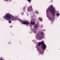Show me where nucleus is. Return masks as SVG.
Wrapping results in <instances>:
<instances>
[{
  "label": "nucleus",
  "mask_w": 60,
  "mask_h": 60,
  "mask_svg": "<svg viewBox=\"0 0 60 60\" xmlns=\"http://www.w3.org/2000/svg\"><path fill=\"white\" fill-rule=\"evenodd\" d=\"M21 22H22V20H19Z\"/></svg>",
  "instance_id": "obj_21"
},
{
  "label": "nucleus",
  "mask_w": 60,
  "mask_h": 60,
  "mask_svg": "<svg viewBox=\"0 0 60 60\" xmlns=\"http://www.w3.org/2000/svg\"><path fill=\"white\" fill-rule=\"evenodd\" d=\"M12 17H13V16L11 15L10 14H6L5 18L6 19H11Z\"/></svg>",
  "instance_id": "obj_2"
},
{
  "label": "nucleus",
  "mask_w": 60,
  "mask_h": 60,
  "mask_svg": "<svg viewBox=\"0 0 60 60\" xmlns=\"http://www.w3.org/2000/svg\"><path fill=\"white\" fill-rule=\"evenodd\" d=\"M35 27L36 28H37L38 27V25L37 24H36L35 26Z\"/></svg>",
  "instance_id": "obj_12"
},
{
  "label": "nucleus",
  "mask_w": 60,
  "mask_h": 60,
  "mask_svg": "<svg viewBox=\"0 0 60 60\" xmlns=\"http://www.w3.org/2000/svg\"><path fill=\"white\" fill-rule=\"evenodd\" d=\"M41 36H42L43 37L44 36V33L43 32H41Z\"/></svg>",
  "instance_id": "obj_10"
},
{
  "label": "nucleus",
  "mask_w": 60,
  "mask_h": 60,
  "mask_svg": "<svg viewBox=\"0 0 60 60\" xmlns=\"http://www.w3.org/2000/svg\"><path fill=\"white\" fill-rule=\"evenodd\" d=\"M10 1H11V0H9Z\"/></svg>",
  "instance_id": "obj_24"
},
{
  "label": "nucleus",
  "mask_w": 60,
  "mask_h": 60,
  "mask_svg": "<svg viewBox=\"0 0 60 60\" xmlns=\"http://www.w3.org/2000/svg\"><path fill=\"white\" fill-rule=\"evenodd\" d=\"M43 36H41V35H39L38 37V39H41L42 38Z\"/></svg>",
  "instance_id": "obj_8"
},
{
  "label": "nucleus",
  "mask_w": 60,
  "mask_h": 60,
  "mask_svg": "<svg viewBox=\"0 0 60 60\" xmlns=\"http://www.w3.org/2000/svg\"><path fill=\"white\" fill-rule=\"evenodd\" d=\"M36 13L37 14H38V12L37 11L36 12Z\"/></svg>",
  "instance_id": "obj_18"
},
{
  "label": "nucleus",
  "mask_w": 60,
  "mask_h": 60,
  "mask_svg": "<svg viewBox=\"0 0 60 60\" xmlns=\"http://www.w3.org/2000/svg\"><path fill=\"white\" fill-rule=\"evenodd\" d=\"M28 1L29 2H30L31 1V0H28Z\"/></svg>",
  "instance_id": "obj_16"
},
{
  "label": "nucleus",
  "mask_w": 60,
  "mask_h": 60,
  "mask_svg": "<svg viewBox=\"0 0 60 60\" xmlns=\"http://www.w3.org/2000/svg\"><path fill=\"white\" fill-rule=\"evenodd\" d=\"M25 9V8L24 7L23 8V11H24V9Z\"/></svg>",
  "instance_id": "obj_17"
},
{
  "label": "nucleus",
  "mask_w": 60,
  "mask_h": 60,
  "mask_svg": "<svg viewBox=\"0 0 60 60\" xmlns=\"http://www.w3.org/2000/svg\"><path fill=\"white\" fill-rule=\"evenodd\" d=\"M43 43V41H42L41 42H39L38 43V46H40L41 45H42V44Z\"/></svg>",
  "instance_id": "obj_6"
},
{
  "label": "nucleus",
  "mask_w": 60,
  "mask_h": 60,
  "mask_svg": "<svg viewBox=\"0 0 60 60\" xmlns=\"http://www.w3.org/2000/svg\"><path fill=\"white\" fill-rule=\"evenodd\" d=\"M56 15L57 16H59L60 15V14L59 13H57L56 14Z\"/></svg>",
  "instance_id": "obj_13"
},
{
  "label": "nucleus",
  "mask_w": 60,
  "mask_h": 60,
  "mask_svg": "<svg viewBox=\"0 0 60 60\" xmlns=\"http://www.w3.org/2000/svg\"><path fill=\"white\" fill-rule=\"evenodd\" d=\"M27 10L29 11H33V8L32 6H30L29 7H28L27 9Z\"/></svg>",
  "instance_id": "obj_5"
},
{
  "label": "nucleus",
  "mask_w": 60,
  "mask_h": 60,
  "mask_svg": "<svg viewBox=\"0 0 60 60\" xmlns=\"http://www.w3.org/2000/svg\"><path fill=\"white\" fill-rule=\"evenodd\" d=\"M48 11V9H47L46 10V12Z\"/></svg>",
  "instance_id": "obj_20"
},
{
  "label": "nucleus",
  "mask_w": 60,
  "mask_h": 60,
  "mask_svg": "<svg viewBox=\"0 0 60 60\" xmlns=\"http://www.w3.org/2000/svg\"><path fill=\"white\" fill-rule=\"evenodd\" d=\"M37 32L36 31H35L34 32V33H37Z\"/></svg>",
  "instance_id": "obj_19"
},
{
  "label": "nucleus",
  "mask_w": 60,
  "mask_h": 60,
  "mask_svg": "<svg viewBox=\"0 0 60 60\" xmlns=\"http://www.w3.org/2000/svg\"><path fill=\"white\" fill-rule=\"evenodd\" d=\"M49 19L50 20H53V17H49Z\"/></svg>",
  "instance_id": "obj_7"
},
{
  "label": "nucleus",
  "mask_w": 60,
  "mask_h": 60,
  "mask_svg": "<svg viewBox=\"0 0 60 60\" xmlns=\"http://www.w3.org/2000/svg\"><path fill=\"white\" fill-rule=\"evenodd\" d=\"M0 60H4V59H0Z\"/></svg>",
  "instance_id": "obj_22"
},
{
  "label": "nucleus",
  "mask_w": 60,
  "mask_h": 60,
  "mask_svg": "<svg viewBox=\"0 0 60 60\" xmlns=\"http://www.w3.org/2000/svg\"><path fill=\"white\" fill-rule=\"evenodd\" d=\"M22 24H23L26 25L27 26H28L29 25H30L29 23L28 22H26V21H23L22 22Z\"/></svg>",
  "instance_id": "obj_3"
},
{
  "label": "nucleus",
  "mask_w": 60,
  "mask_h": 60,
  "mask_svg": "<svg viewBox=\"0 0 60 60\" xmlns=\"http://www.w3.org/2000/svg\"><path fill=\"white\" fill-rule=\"evenodd\" d=\"M9 23H11V20H10L9 21Z\"/></svg>",
  "instance_id": "obj_15"
},
{
  "label": "nucleus",
  "mask_w": 60,
  "mask_h": 60,
  "mask_svg": "<svg viewBox=\"0 0 60 60\" xmlns=\"http://www.w3.org/2000/svg\"><path fill=\"white\" fill-rule=\"evenodd\" d=\"M38 19L39 20H40V21H41V18L40 17H39Z\"/></svg>",
  "instance_id": "obj_14"
},
{
  "label": "nucleus",
  "mask_w": 60,
  "mask_h": 60,
  "mask_svg": "<svg viewBox=\"0 0 60 60\" xmlns=\"http://www.w3.org/2000/svg\"><path fill=\"white\" fill-rule=\"evenodd\" d=\"M31 24L32 25H35V22H32V21H31L30 22Z\"/></svg>",
  "instance_id": "obj_9"
},
{
  "label": "nucleus",
  "mask_w": 60,
  "mask_h": 60,
  "mask_svg": "<svg viewBox=\"0 0 60 60\" xmlns=\"http://www.w3.org/2000/svg\"><path fill=\"white\" fill-rule=\"evenodd\" d=\"M22 14H24V13H22Z\"/></svg>",
  "instance_id": "obj_23"
},
{
  "label": "nucleus",
  "mask_w": 60,
  "mask_h": 60,
  "mask_svg": "<svg viewBox=\"0 0 60 60\" xmlns=\"http://www.w3.org/2000/svg\"><path fill=\"white\" fill-rule=\"evenodd\" d=\"M49 11L51 13H52L53 16H55V9L52 5H51L49 6Z\"/></svg>",
  "instance_id": "obj_1"
},
{
  "label": "nucleus",
  "mask_w": 60,
  "mask_h": 60,
  "mask_svg": "<svg viewBox=\"0 0 60 60\" xmlns=\"http://www.w3.org/2000/svg\"><path fill=\"white\" fill-rule=\"evenodd\" d=\"M39 52L41 54H42L43 53V50H41L39 51Z\"/></svg>",
  "instance_id": "obj_11"
},
{
  "label": "nucleus",
  "mask_w": 60,
  "mask_h": 60,
  "mask_svg": "<svg viewBox=\"0 0 60 60\" xmlns=\"http://www.w3.org/2000/svg\"><path fill=\"white\" fill-rule=\"evenodd\" d=\"M42 45V46H41V48L43 50H44V49H46V45H45V44L43 43V42Z\"/></svg>",
  "instance_id": "obj_4"
}]
</instances>
